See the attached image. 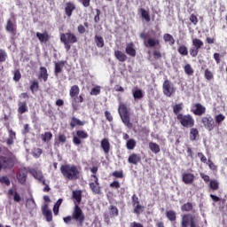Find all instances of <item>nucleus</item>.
Returning <instances> with one entry per match:
<instances>
[{
    "label": "nucleus",
    "instance_id": "nucleus-41",
    "mask_svg": "<svg viewBox=\"0 0 227 227\" xmlns=\"http://www.w3.org/2000/svg\"><path fill=\"white\" fill-rule=\"evenodd\" d=\"M132 93L135 100H137V99L139 100L144 97L143 90L141 89H137L136 90H132Z\"/></svg>",
    "mask_w": 227,
    "mask_h": 227
},
{
    "label": "nucleus",
    "instance_id": "nucleus-12",
    "mask_svg": "<svg viewBox=\"0 0 227 227\" xmlns=\"http://www.w3.org/2000/svg\"><path fill=\"white\" fill-rule=\"evenodd\" d=\"M88 137H89L88 132L84 130H77L76 137H73V143L74 145H76V146H79V145L82 143L81 139H88Z\"/></svg>",
    "mask_w": 227,
    "mask_h": 227
},
{
    "label": "nucleus",
    "instance_id": "nucleus-33",
    "mask_svg": "<svg viewBox=\"0 0 227 227\" xmlns=\"http://www.w3.org/2000/svg\"><path fill=\"white\" fill-rule=\"evenodd\" d=\"M200 136V131L196 128H191L190 129V141H196Z\"/></svg>",
    "mask_w": 227,
    "mask_h": 227
},
{
    "label": "nucleus",
    "instance_id": "nucleus-55",
    "mask_svg": "<svg viewBox=\"0 0 227 227\" xmlns=\"http://www.w3.org/2000/svg\"><path fill=\"white\" fill-rule=\"evenodd\" d=\"M90 95H93V96L100 95V86L93 87L90 90Z\"/></svg>",
    "mask_w": 227,
    "mask_h": 227
},
{
    "label": "nucleus",
    "instance_id": "nucleus-51",
    "mask_svg": "<svg viewBox=\"0 0 227 227\" xmlns=\"http://www.w3.org/2000/svg\"><path fill=\"white\" fill-rule=\"evenodd\" d=\"M164 42H170L173 45L175 43V38H173V35L171 34H165L163 35Z\"/></svg>",
    "mask_w": 227,
    "mask_h": 227
},
{
    "label": "nucleus",
    "instance_id": "nucleus-43",
    "mask_svg": "<svg viewBox=\"0 0 227 227\" xmlns=\"http://www.w3.org/2000/svg\"><path fill=\"white\" fill-rule=\"evenodd\" d=\"M166 216L168 219V221H176V212L173 210L167 211Z\"/></svg>",
    "mask_w": 227,
    "mask_h": 227
},
{
    "label": "nucleus",
    "instance_id": "nucleus-40",
    "mask_svg": "<svg viewBox=\"0 0 227 227\" xmlns=\"http://www.w3.org/2000/svg\"><path fill=\"white\" fill-rule=\"evenodd\" d=\"M209 188L211 191H219V181L215 179L209 181Z\"/></svg>",
    "mask_w": 227,
    "mask_h": 227
},
{
    "label": "nucleus",
    "instance_id": "nucleus-15",
    "mask_svg": "<svg viewBox=\"0 0 227 227\" xmlns=\"http://www.w3.org/2000/svg\"><path fill=\"white\" fill-rule=\"evenodd\" d=\"M194 106L195 109L192 110V113L195 116H203L207 113V108L201 103H196Z\"/></svg>",
    "mask_w": 227,
    "mask_h": 227
},
{
    "label": "nucleus",
    "instance_id": "nucleus-26",
    "mask_svg": "<svg viewBox=\"0 0 227 227\" xmlns=\"http://www.w3.org/2000/svg\"><path fill=\"white\" fill-rule=\"evenodd\" d=\"M36 37L38 38V40L41 43H47V42H49V40H51V36L49 35V33H47V32H44L43 34L40 32H37Z\"/></svg>",
    "mask_w": 227,
    "mask_h": 227
},
{
    "label": "nucleus",
    "instance_id": "nucleus-53",
    "mask_svg": "<svg viewBox=\"0 0 227 227\" xmlns=\"http://www.w3.org/2000/svg\"><path fill=\"white\" fill-rule=\"evenodd\" d=\"M224 120H226V116H224L223 114H219L215 116V122L218 123V125H221Z\"/></svg>",
    "mask_w": 227,
    "mask_h": 227
},
{
    "label": "nucleus",
    "instance_id": "nucleus-2",
    "mask_svg": "<svg viewBox=\"0 0 227 227\" xmlns=\"http://www.w3.org/2000/svg\"><path fill=\"white\" fill-rule=\"evenodd\" d=\"M81 89L78 85L71 86L69 90V96L71 97V106L74 111H79L81 104L84 102V94H80Z\"/></svg>",
    "mask_w": 227,
    "mask_h": 227
},
{
    "label": "nucleus",
    "instance_id": "nucleus-38",
    "mask_svg": "<svg viewBox=\"0 0 227 227\" xmlns=\"http://www.w3.org/2000/svg\"><path fill=\"white\" fill-rule=\"evenodd\" d=\"M137 145V142H136V139L130 138L126 143V148L128 150H134V148H136Z\"/></svg>",
    "mask_w": 227,
    "mask_h": 227
},
{
    "label": "nucleus",
    "instance_id": "nucleus-61",
    "mask_svg": "<svg viewBox=\"0 0 227 227\" xmlns=\"http://www.w3.org/2000/svg\"><path fill=\"white\" fill-rule=\"evenodd\" d=\"M42 153H43V151L40 148H36L34 150L33 155H34V157H40V155H42Z\"/></svg>",
    "mask_w": 227,
    "mask_h": 227
},
{
    "label": "nucleus",
    "instance_id": "nucleus-22",
    "mask_svg": "<svg viewBox=\"0 0 227 227\" xmlns=\"http://www.w3.org/2000/svg\"><path fill=\"white\" fill-rule=\"evenodd\" d=\"M75 10V4L73 2H67L66 3L65 6V13L67 17H72V13H74V11Z\"/></svg>",
    "mask_w": 227,
    "mask_h": 227
},
{
    "label": "nucleus",
    "instance_id": "nucleus-17",
    "mask_svg": "<svg viewBox=\"0 0 227 227\" xmlns=\"http://www.w3.org/2000/svg\"><path fill=\"white\" fill-rule=\"evenodd\" d=\"M43 215L45 216L47 223H51L52 221V211L49 209V205L44 204L42 207Z\"/></svg>",
    "mask_w": 227,
    "mask_h": 227
},
{
    "label": "nucleus",
    "instance_id": "nucleus-30",
    "mask_svg": "<svg viewBox=\"0 0 227 227\" xmlns=\"http://www.w3.org/2000/svg\"><path fill=\"white\" fill-rule=\"evenodd\" d=\"M15 139H17V134L15 131H12V129H9V137L7 138V145L10 146L11 145H13Z\"/></svg>",
    "mask_w": 227,
    "mask_h": 227
},
{
    "label": "nucleus",
    "instance_id": "nucleus-50",
    "mask_svg": "<svg viewBox=\"0 0 227 227\" xmlns=\"http://www.w3.org/2000/svg\"><path fill=\"white\" fill-rule=\"evenodd\" d=\"M184 72L186 75H192V74H194V69H192V67H191V64H186L184 66Z\"/></svg>",
    "mask_w": 227,
    "mask_h": 227
},
{
    "label": "nucleus",
    "instance_id": "nucleus-21",
    "mask_svg": "<svg viewBox=\"0 0 227 227\" xmlns=\"http://www.w3.org/2000/svg\"><path fill=\"white\" fill-rule=\"evenodd\" d=\"M194 178L195 176L192 173H184L182 175V180L186 185L192 184L194 182Z\"/></svg>",
    "mask_w": 227,
    "mask_h": 227
},
{
    "label": "nucleus",
    "instance_id": "nucleus-11",
    "mask_svg": "<svg viewBox=\"0 0 227 227\" xmlns=\"http://www.w3.org/2000/svg\"><path fill=\"white\" fill-rule=\"evenodd\" d=\"M200 121L203 127L209 132H212V130L215 129V121H214V118H212L210 115L201 117Z\"/></svg>",
    "mask_w": 227,
    "mask_h": 227
},
{
    "label": "nucleus",
    "instance_id": "nucleus-18",
    "mask_svg": "<svg viewBox=\"0 0 227 227\" xmlns=\"http://www.w3.org/2000/svg\"><path fill=\"white\" fill-rule=\"evenodd\" d=\"M136 46L134 45V43H129L126 44L125 52L128 54V56H130L131 58H136Z\"/></svg>",
    "mask_w": 227,
    "mask_h": 227
},
{
    "label": "nucleus",
    "instance_id": "nucleus-57",
    "mask_svg": "<svg viewBox=\"0 0 227 227\" xmlns=\"http://www.w3.org/2000/svg\"><path fill=\"white\" fill-rule=\"evenodd\" d=\"M153 56L154 58V59H160V58H162V54L160 53V51H159V50H154L153 51Z\"/></svg>",
    "mask_w": 227,
    "mask_h": 227
},
{
    "label": "nucleus",
    "instance_id": "nucleus-64",
    "mask_svg": "<svg viewBox=\"0 0 227 227\" xmlns=\"http://www.w3.org/2000/svg\"><path fill=\"white\" fill-rule=\"evenodd\" d=\"M59 143H67V136L63 134L59 135Z\"/></svg>",
    "mask_w": 227,
    "mask_h": 227
},
{
    "label": "nucleus",
    "instance_id": "nucleus-63",
    "mask_svg": "<svg viewBox=\"0 0 227 227\" xmlns=\"http://www.w3.org/2000/svg\"><path fill=\"white\" fill-rule=\"evenodd\" d=\"M110 187L112 189H120V182L118 181H114L110 184Z\"/></svg>",
    "mask_w": 227,
    "mask_h": 227
},
{
    "label": "nucleus",
    "instance_id": "nucleus-46",
    "mask_svg": "<svg viewBox=\"0 0 227 227\" xmlns=\"http://www.w3.org/2000/svg\"><path fill=\"white\" fill-rule=\"evenodd\" d=\"M192 45L194 49H197L200 51V49H201V46L203 45V41L198 38H194L192 39Z\"/></svg>",
    "mask_w": 227,
    "mask_h": 227
},
{
    "label": "nucleus",
    "instance_id": "nucleus-52",
    "mask_svg": "<svg viewBox=\"0 0 227 227\" xmlns=\"http://www.w3.org/2000/svg\"><path fill=\"white\" fill-rule=\"evenodd\" d=\"M0 184H4V185H7V187H10V184H12L10 182V178L6 176H3L0 177Z\"/></svg>",
    "mask_w": 227,
    "mask_h": 227
},
{
    "label": "nucleus",
    "instance_id": "nucleus-37",
    "mask_svg": "<svg viewBox=\"0 0 227 227\" xmlns=\"http://www.w3.org/2000/svg\"><path fill=\"white\" fill-rule=\"evenodd\" d=\"M142 19H144L145 21L150 22L152 19L150 18V12L143 8H140L139 10Z\"/></svg>",
    "mask_w": 227,
    "mask_h": 227
},
{
    "label": "nucleus",
    "instance_id": "nucleus-42",
    "mask_svg": "<svg viewBox=\"0 0 227 227\" xmlns=\"http://www.w3.org/2000/svg\"><path fill=\"white\" fill-rule=\"evenodd\" d=\"M177 51L181 56H189V50H187V46L184 44L177 48Z\"/></svg>",
    "mask_w": 227,
    "mask_h": 227
},
{
    "label": "nucleus",
    "instance_id": "nucleus-6",
    "mask_svg": "<svg viewBox=\"0 0 227 227\" xmlns=\"http://www.w3.org/2000/svg\"><path fill=\"white\" fill-rule=\"evenodd\" d=\"M177 121H179L180 125L184 129H192L195 125L194 117L191 115V114H179L176 117Z\"/></svg>",
    "mask_w": 227,
    "mask_h": 227
},
{
    "label": "nucleus",
    "instance_id": "nucleus-25",
    "mask_svg": "<svg viewBox=\"0 0 227 227\" xmlns=\"http://www.w3.org/2000/svg\"><path fill=\"white\" fill-rule=\"evenodd\" d=\"M114 58L120 61V63H125L129 57H127V54H125L123 51L120 50H116L114 51Z\"/></svg>",
    "mask_w": 227,
    "mask_h": 227
},
{
    "label": "nucleus",
    "instance_id": "nucleus-24",
    "mask_svg": "<svg viewBox=\"0 0 227 227\" xmlns=\"http://www.w3.org/2000/svg\"><path fill=\"white\" fill-rule=\"evenodd\" d=\"M192 219H196V216L191 214L184 215L182 217L181 227H189V223Z\"/></svg>",
    "mask_w": 227,
    "mask_h": 227
},
{
    "label": "nucleus",
    "instance_id": "nucleus-10",
    "mask_svg": "<svg viewBox=\"0 0 227 227\" xmlns=\"http://www.w3.org/2000/svg\"><path fill=\"white\" fill-rule=\"evenodd\" d=\"M15 166V160L12 157L0 156V171L1 169H12Z\"/></svg>",
    "mask_w": 227,
    "mask_h": 227
},
{
    "label": "nucleus",
    "instance_id": "nucleus-35",
    "mask_svg": "<svg viewBox=\"0 0 227 227\" xmlns=\"http://www.w3.org/2000/svg\"><path fill=\"white\" fill-rule=\"evenodd\" d=\"M193 208L192 202H186L181 206L182 212H192Z\"/></svg>",
    "mask_w": 227,
    "mask_h": 227
},
{
    "label": "nucleus",
    "instance_id": "nucleus-7",
    "mask_svg": "<svg viewBox=\"0 0 227 227\" xmlns=\"http://www.w3.org/2000/svg\"><path fill=\"white\" fill-rule=\"evenodd\" d=\"M72 217L74 221L80 224V226H82V224H84L86 216L84 215V213L82 212L81 207H79V204L74 205V210L72 212Z\"/></svg>",
    "mask_w": 227,
    "mask_h": 227
},
{
    "label": "nucleus",
    "instance_id": "nucleus-47",
    "mask_svg": "<svg viewBox=\"0 0 227 227\" xmlns=\"http://www.w3.org/2000/svg\"><path fill=\"white\" fill-rule=\"evenodd\" d=\"M20 79H22V74H20V70L16 69L13 72V81L15 82H19V81H20Z\"/></svg>",
    "mask_w": 227,
    "mask_h": 227
},
{
    "label": "nucleus",
    "instance_id": "nucleus-54",
    "mask_svg": "<svg viewBox=\"0 0 227 227\" xmlns=\"http://www.w3.org/2000/svg\"><path fill=\"white\" fill-rule=\"evenodd\" d=\"M6 58H8L6 51L0 49V63H4V61H6Z\"/></svg>",
    "mask_w": 227,
    "mask_h": 227
},
{
    "label": "nucleus",
    "instance_id": "nucleus-31",
    "mask_svg": "<svg viewBox=\"0 0 227 227\" xmlns=\"http://www.w3.org/2000/svg\"><path fill=\"white\" fill-rule=\"evenodd\" d=\"M183 109H184V103L176 104L173 106V113L174 114H176V118H178L179 114H184L180 113Z\"/></svg>",
    "mask_w": 227,
    "mask_h": 227
},
{
    "label": "nucleus",
    "instance_id": "nucleus-58",
    "mask_svg": "<svg viewBox=\"0 0 227 227\" xmlns=\"http://www.w3.org/2000/svg\"><path fill=\"white\" fill-rule=\"evenodd\" d=\"M131 201H132L133 207H136L137 205H139V198L137 196H136V194H134L131 197Z\"/></svg>",
    "mask_w": 227,
    "mask_h": 227
},
{
    "label": "nucleus",
    "instance_id": "nucleus-27",
    "mask_svg": "<svg viewBox=\"0 0 227 227\" xmlns=\"http://www.w3.org/2000/svg\"><path fill=\"white\" fill-rule=\"evenodd\" d=\"M101 148L105 153H109L111 151V143H109L108 138H103L101 140Z\"/></svg>",
    "mask_w": 227,
    "mask_h": 227
},
{
    "label": "nucleus",
    "instance_id": "nucleus-62",
    "mask_svg": "<svg viewBox=\"0 0 227 227\" xmlns=\"http://www.w3.org/2000/svg\"><path fill=\"white\" fill-rule=\"evenodd\" d=\"M190 21L192 22V24L196 26V24H198V17L196 15H194V14H192L190 16Z\"/></svg>",
    "mask_w": 227,
    "mask_h": 227
},
{
    "label": "nucleus",
    "instance_id": "nucleus-32",
    "mask_svg": "<svg viewBox=\"0 0 227 227\" xmlns=\"http://www.w3.org/2000/svg\"><path fill=\"white\" fill-rule=\"evenodd\" d=\"M94 42L98 49H102V47H104V45H105L104 37H102L98 35H95Z\"/></svg>",
    "mask_w": 227,
    "mask_h": 227
},
{
    "label": "nucleus",
    "instance_id": "nucleus-39",
    "mask_svg": "<svg viewBox=\"0 0 227 227\" xmlns=\"http://www.w3.org/2000/svg\"><path fill=\"white\" fill-rule=\"evenodd\" d=\"M40 90V84L38 83V81L34 80L30 82V91L31 93H35V91H37Z\"/></svg>",
    "mask_w": 227,
    "mask_h": 227
},
{
    "label": "nucleus",
    "instance_id": "nucleus-19",
    "mask_svg": "<svg viewBox=\"0 0 227 227\" xmlns=\"http://www.w3.org/2000/svg\"><path fill=\"white\" fill-rule=\"evenodd\" d=\"M67 65V60H60L59 62H55V69H54V74L56 77L59 75V74L63 73V67Z\"/></svg>",
    "mask_w": 227,
    "mask_h": 227
},
{
    "label": "nucleus",
    "instance_id": "nucleus-5",
    "mask_svg": "<svg viewBox=\"0 0 227 227\" xmlns=\"http://www.w3.org/2000/svg\"><path fill=\"white\" fill-rule=\"evenodd\" d=\"M60 42L64 43L65 49L68 51L72 49V44L77 43V36L72 32L60 35Z\"/></svg>",
    "mask_w": 227,
    "mask_h": 227
},
{
    "label": "nucleus",
    "instance_id": "nucleus-29",
    "mask_svg": "<svg viewBox=\"0 0 227 227\" xmlns=\"http://www.w3.org/2000/svg\"><path fill=\"white\" fill-rule=\"evenodd\" d=\"M85 123L86 122L77 119V117H72L71 121H70V127H71V129H75V127H77V125L79 127H82V126H84Z\"/></svg>",
    "mask_w": 227,
    "mask_h": 227
},
{
    "label": "nucleus",
    "instance_id": "nucleus-9",
    "mask_svg": "<svg viewBox=\"0 0 227 227\" xmlns=\"http://www.w3.org/2000/svg\"><path fill=\"white\" fill-rule=\"evenodd\" d=\"M140 38L142 40H144V43L145 45V47H150V48H153V47H160V41L159 39H155V38H148V34L142 32L140 34ZM146 38H148L146 40Z\"/></svg>",
    "mask_w": 227,
    "mask_h": 227
},
{
    "label": "nucleus",
    "instance_id": "nucleus-44",
    "mask_svg": "<svg viewBox=\"0 0 227 227\" xmlns=\"http://www.w3.org/2000/svg\"><path fill=\"white\" fill-rule=\"evenodd\" d=\"M109 215L112 217H118V215H119L118 207H116V206L111 205L109 207Z\"/></svg>",
    "mask_w": 227,
    "mask_h": 227
},
{
    "label": "nucleus",
    "instance_id": "nucleus-23",
    "mask_svg": "<svg viewBox=\"0 0 227 227\" xmlns=\"http://www.w3.org/2000/svg\"><path fill=\"white\" fill-rule=\"evenodd\" d=\"M128 162L129 164H134V166H137V164L141 162V155L137 153H132L129 156Z\"/></svg>",
    "mask_w": 227,
    "mask_h": 227
},
{
    "label": "nucleus",
    "instance_id": "nucleus-60",
    "mask_svg": "<svg viewBox=\"0 0 227 227\" xmlns=\"http://www.w3.org/2000/svg\"><path fill=\"white\" fill-rule=\"evenodd\" d=\"M200 177L202 178V180H204V182H206V184L207 183H210V176H208V175H206L205 173H203V172H201L200 174Z\"/></svg>",
    "mask_w": 227,
    "mask_h": 227
},
{
    "label": "nucleus",
    "instance_id": "nucleus-14",
    "mask_svg": "<svg viewBox=\"0 0 227 227\" xmlns=\"http://www.w3.org/2000/svg\"><path fill=\"white\" fill-rule=\"evenodd\" d=\"M5 29L8 33L12 35V36L17 35V21H12V20H7V25Z\"/></svg>",
    "mask_w": 227,
    "mask_h": 227
},
{
    "label": "nucleus",
    "instance_id": "nucleus-28",
    "mask_svg": "<svg viewBox=\"0 0 227 227\" xmlns=\"http://www.w3.org/2000/svg\"><path fill=\"white\" fill-rule=\"evenodd\" d=\"M38 79H43L44 82H47V80L49 79V73H47V67H40V74H39Z\"/></svg>",
    "mask_w": 227,
    "mask_h": 227
},
{
    "label": "nucleus",
    "instance_id": "nucleus-8",
    "mask_svg": "<svg viewBox=\"0 0 227 227\" xmlns=\"http://www.w3.org/2000/svg\"><path fill=\"white\" fill-rule=\"evenodd\" d=\"M162 91L165 97L170 98L176 93V88L175 87V84L171 82V81L165 80L162 84Z\"/></svg>",
    "mask_w": 227,
    "mask_h": 227
},
{
    "label": "nucleus",
    "instance_id": "nucleus-16",
    "mask_svg": "<svg viewBox=\"0 0 227 227\" xmlns=\"http://www.w3.org/2000/svg\"><path fill=\"white\" fill-rule=\"evenodd\" d=\"M30 174L32 175V176H34V178H35V180H38V182H41L43 185H45V177L43 176V173H42V171L32 169L30 171Z\"/></svg>",
    "mask_w": 227,
    "mask_h": 227
},
{
    "label": "nucleus",
    "instance_id": "nucleus-36",
    "mask_svg": "<svg viewBox=\"0 0 227 227\" xmlns=\"http://www.w3.org/2000/svg\"><path fill=\"white\" fill-rule=\"evenodd\" d=\"M149 148L151 150V152H153V153H159V152H160V146L154 142H150L149 143Z\"/></svg>",
    "mask_w": 227,
    "mask_h": 227
},
{
    "label": "nucleus",
    "instance_id": "nucleus-34",
    "mask_svg": "<svg viewBox=\"0 0 227 227\" xmlns=\"http://www.w3.org/2000/svg\"><path fill=\"white\" fill-rule=\"evenodd\" d=\"M73 198L79 205V203H81V201L82 200V191L78 190L73 192Z\"/></svg>",
    "mask_w": 227,
    "mask_h": 227
},
{
    "label": "nucleus",
    "instance_id": "nucleus-1",
    "mask_svg": "<svg viewBox=\"0 0 227 227\" xmlns=\"http://www.w3.org/2000/svg\"><path fill=\"white\" fill-rule=\"evenodd\" d=\"M60 172L66 180H79L81 178V170L76 165H61Z\"/></svg>",
    "mask_w": 227,
    "mask_h": 227
},
{
    "label": "nucleus",
    "instance_id": "nucleus-13",
    "mask_svg": "<svg viewBox=\"0 0 227 227\" xmlns=\"http://www.w3.org/2000/svg\"><path fill=\"white\" fill-rule=\"evenodd\" d=\"M16 178L18 182L21 184H26V181L27 180V168H21L17 171Z\"/></svg>",
    "mask_w": 227,
    "mask_h": 227
},
{
    "label": "nucleus",
    "instance_id": "nucleus-3",
    "mask_svg": "<svg viewBox=\"0 0 227 227\" xmlns=\"http://www.w3.org/2000/svg\"><path fill=\"white\" fill-rule=\"evenodd\" d=\"M118 113L121 119L122 123L128 128L132 129L133 124L130 122V111L127 107V105L124 103H121L119 105Z\"/></svg>",
    "mask_w": 227,
    "mask_h": 227
},
{
    "label": "nucleus",
    "instance_id": "nucleus-4",
    "mask_svg": "<svg viewBox=\"0 0 227 227\" xmlns=\"http://www.w3.org/2000/svg\"><path fill=\"white\" fill-rule=\"evenodd\" d=\"M90 173H92L90 177L93 182L89 184L90 188L94 194H100L101 187L100 183H98V176H97V173H98V167H92L90 168Z\"/></svg>",
    "mask_w": 227,
    "mask_h": 227
},
{
    "label": "nucleus",
    "instance_id": "nucleus-59",
    "mask_svg": "<svg viewBox=\"0 0 227 227\" xmlns=\"http://www.w3.org/2000/svg\"><path fill=\"white\" fill-rule=\"evenodd\" d=\"M113 176H114L115 178H123V171H114L113 172Z\"/></svg>",
    "mask_w": 227,
    "mask_h": 227
},
{
    "label": "nucleus",
    "instance_id": "nucleus-56",
    "mask_svg": "<svg viewBox=\"0 0 227 227\" xmlns=\"http://www.w3.org/2000/svg\"><path fill=\"white\" fill-rule=\"evenodd\" d=\"M198 54H200V50H198L197 48L190 49V55L192 56V58H196V56H198Z\"/></svg>",
    "mask_w": 227,
    "mask_h": 227
},
{
    "label": "nucleus",
    "instance_id": "nucleus-45",
    "mask_svg": "<svg viewBox=\"0 0 227 227\" xmlns=\"http://www.w3.org/2000/svg\"><path fill=\"white\" fill-rule=\"evenodd\" d=\"M41 137L44 143H49L52 139V133L51 131L45 132L41 135Z\"/></svg>",
    "mask_w": 227,
    "mask_h": 227
},
{
    "label": "nucleus",
    "instance_id": "nucleus-20",
    "mask_svg": "<svg viewBox=\"0 0 227 227\" xmlns=\"http://www.w3.org/2000/svg\"><path fill=\"white\" fill-rule=\"evenodd\" d=\"M27 101L26 100H20L18 101V113L19 114H24L25 113H27Z\"/></svg>",
    "mask_w": 227,
    "mask_h": 227
},
{
    "label": "nucleus",
    "instance_id": "nucleus-48",
    "mask_svg": "<svg viewBox=\"0 0 227 227\" xmlns=\"http://www.w3.org/2000/svg\"><path fill=\"white\" fill-rule=\"evenodd\" d=\"M204 77L207 79V81H212V79H214V74L212 71H210V69L207 68L204 71Z\"/></svg>",
    "mask_w": 227,
    "mask_h": 227
},
{
    "label": "nucleus",
    "instance_id": "nucleus-49",
    "mask_svg": "<svg viewBox=\"0 0 227 227\" xmlns=\"http://www.w3.org/2000/svg\"><path fill=\"white\" fill-rule=\"evenodd\" d=\"M133 212L134 214H137V215H139L141 212L145 211V206H141V204H137V206H134Z\"/></svg>",
    "mask_w": 227,
    "mask_h": 227
}]
</instances>
